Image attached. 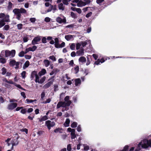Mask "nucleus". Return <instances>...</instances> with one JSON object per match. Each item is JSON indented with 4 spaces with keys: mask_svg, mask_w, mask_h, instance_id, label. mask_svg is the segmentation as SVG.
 Wrapping results in <instances>:
<instances>
[{
    "mask_svg": "<svg viewBox=\"0 0 151 151\" xmlns=\"http://www.w3.org/2000/svg\"><path fill=\"white\" fill-rule=\"evenodd\" d=\"M13 4L10 2H9L8 6V8L9 9H10L12 7Z\"/></svg>",
    "mask_w": 151,
    "mask_h": 151,
    "instance_id": "nucleus-41",
    "label": "nucleus"
},
{
    "mask_svg": "<svg viewBox=\"0 0 151 151\" xmlns=\"http://www.w3.org/2000/svg\"><path fill=\"white\" fill-rule=\"evenodd\" d=\"M45 21L46 22H49L50 21V19L49 17H46L45 19Z\"/></svg>",
    "mask_w": 151,
    "mask_h": 151,
    "instance_id": "nucleus-57",
    "label": "nucleus"
},
{
    "mask_svg": "<svg viewBox=\"0 0 151 151\" xmlns=\"http://www.w3.org/2000/svg\"><path fill=\"white\" fill-rule=\"evenodd\" d=\"M77 130L78 132H81V127L80 125H79L77 127Z\"/></svg>",
    "mask_w": 151,
    "mask_h": 151,
    "instance_id": "nucleus-52",
    "label": "nucleus"
},
{
    "mask_svg": "<svg viewBox=\"0 0 151 151\" xmlns=\"http://www.w3.org/2000/svg\"><path fill=\"white\" fill-rule=\"evenodd\" d=\"M58 7L59 9L60 10L63 11H64L65 9V6L62 3H60L58 5Z\"/></svg>",
    "mask_w": 151,
    "mask_h": 151,
    "instance_id": "nucleus-16",
    "label": "nucleus"
},
{
    "mask_svg": "<svg viewBox=\"0 0 151 151\" xmlns=\"http://www.w3.org/2000/svg\"><path fill=\"white\" fill-rule=\"evenodd\" d=\"M56 22L60 24L62 23H65L66 22V20L64 16L63 17V18H61L60 17H58L56 19Z\"/></svg>",
    "mask_w": 151,
    "mask_h": 151,
    "instance_id": "nucleus-11",
    "label": "nucleus"
},
{
    "mask_svg": "<svg viewBox=\"0 0 151 151\" xmlns=\"http://www.w3.org/2000/svg\"><path fill=\"white\" fill-rule=\"evenodd\" d=\"M67 131L68 132H71V138L72 139H74L76 138V136L75 134V130L74 129L69 127Z\"/></svg>",
    "mask_w": 151,
    "mask_h": 151,
    "instance_id": "nucleus-7",
    "label": "nucleus"
},
{
    "mask_svg": "<svg viewBox=\"0 0 151 151\" xmlns=\"http://www.w3.org/2000/svg\"><path fill=\"white\" fill-rule=\"evenodd\" d=\"M31 51H34L37 48V47L34 45L32 47H31Z\"/></svg>",
    "mask_w": 151,
    "mask_h": 151,
    "instance_id": "nucleus-59",
    "label": "nucleus"
},
{
    "mask_svg": "<svg viewBox=\"0 0 151 151\" xmlns=\"http://www.w3.org/2000/svg\"><path fill=\"white\" fill-rule=\"evenodd\" d=\"M5 57H9L10 58H13L15 56L16 51L14 50H12L11 51L8 50H5Z\"/></svg>",
    "mask_w": 151,
    "mask_h": 151,
    "instance_id": "nucleus-4",
    "label": "nucleus"
},
{
    "mask_svg": "<svg viewBox=\"0 0 151 151\" xmlns=\"http://www.w3.org/2000/svg\"><path fill=\"white\" fill-rule=\"evenodd\" d=\"M75 85L76 86H79L81 84V81L79 78H78L75 79Z\"/></svg>",
    "mask_w": 151,
    "mask_h": 151,
    "instance_id": "nucleus-14",
    "label": "nucleus"
},
{
    "mask_svg": "<svg viewBox=\"0 0 151 151\" xmlns=\"http://www.w3.org/2000/svg\"><path fill=\"white\" fill-rule=\"evenodd\" d=\"M78 60L80 63H83L86 61V59L85 57L81 56L79 58Z\"/></svg>",
    "mask_w": 151,
    "mask_h": 151,
    "instance_id": "nucleus-17",
    "label": "nucleus"
},
{
    "mask_svg": "<svg viewBox=\"0 0 151 151\" xmlns=\"http://www.w3.org/2000/svg\"><path fill=\"white\" fill-rule=\"evenodd\" d=\"M104 0H96V2L97 4H100L102 2L104 1Z\"/></svg>",
    "mask_w": 151,
    "mask_h": 151,
    "instance_id": "nucleus-60",
    "label": "nucleus"
},
{
    "mask_svg": "<svg viewBox=\"0 0 151 151\" xmlns=\"http://www.w3.org/2000/svg\"><path fill=\"white\" fill-rule=\"evenodd\" d=\"M31 80H34L36 82H37L38 75L37 71H34L31 73Z\"/></svg>",
    "mask_w": 151,
    "mask_h": 151,
    "instance_id": "nucleus-8",
    "label": "nucleus"
},
{
    "mask_svg": "<svg viewBox=\"0 0 151 151\" xmlns=\"http://www.w3.org/2000/svg\"><path fill=\"white\" fill-rule=\"evenodd\" d=\"M49 58L53 61H55L56 60V59L54 56H50Z\"/></svg>",
    "mask_w": 151,
    "mask_h": 151,
    "instance_id": "nucleus-43",
    "label": "nucleus"
},
{
    "mask_svg": "<svg viewBox=\"0 0 151 151\" xmlns=\"http://www.w3.org/2000/svg\"><path fill=\"white\" fill-rule=\"evenodd\" d=\"M148 137L141 141L135 151H139L142 148L146 149L151 147V139L148 140Z\"/></svg>",
    "mask_w": 151,
    "mask_h": 151,
    "instance_id": "nucleus-2",
    "label": "nucleus"
},
{
    "mask_svg": "<svg viewBox=\"0 0 151 151\" xmlns=\"http://www.w3.org/2000/svg\"><path fill=\"white\" fill-rule=\"evenodd\" d=\"M51 101V99H47L46 101H43L42 102L43 104H47L49 103Z\"/></svg>",
    "mask_w": 151,
    "mask_h": 151,
    "instance_id": "nucleus-50",
    "label": "nucleus"
},
{
    "mask_svg": "<svg viewBox=\"0 0 151 151\" xmlns=\"http://www.w3.org/2000/svg\"><path fill=\"white\" fill-rule=\"evenodd\" d=\"M17 106V104L15 103L10 104L8 106V108L9 109H13L15 108Z\"/></svg>",
    "mask_w": 151,
    "mask_h": 151,
    "instance_id": "nucleus-13",
    "label": "nucleus"
},
{
    "mask_svg": "<svg viewBox=\"0 0 151 151\" xmlns=\"http://www.w3.org/2000/svg\"><path fill=\"white\" fill-rule=\"evenodd\" d=\"M54 78V76L51 77L49 79V80H52V81H50L48 83H47L46 84L44 85L43 87V88L46 89L49 87L50 86L52 85L53 82L54 80L53 78Z\"/></svg>",
    "mask_w": 151,
    "mask_h": 151,
    "instance_id": "nucleus-10",
    "label": "nucleus"
},
{
    "mask_svg": "<svg viewBox=\"0 0 151 151\" xmlns=\"http://www.w3.org/2000/svg\"><path fill=\"white\" fill-rule=\"evenodd\" d=\"M65 39L68 41H69L72 38V36L70 35H68L65 36Z\"/></svg>",
    "mask_w": 151,
    "mask_h": 151,
    "instance_id": "nucleus-29",
    "label": "nucleus"
},
{
    "mask_svg": "<svg viewBox=\"0 0 151 151\" xmlns=\"http://www.w3.org/2000/svg\"><path fill=\"white\" fill-rule=\"evenodd\" d=\"M46 78L45 76H43L40 80L38 77V83L42 84L46 80Z\"/></svg>",
    "mask_w": 151,
    "mask_h": 151,
    "instance_id": "nucleus-22",
    "label": "nucleus"
},
{
    "mask_svg": "<svg viewBox=\"0 0 151 151\" xmlns=\"http://www.w3.org/2000/svg\"><path fill=\"white\" fill-rule=\"evenodd\" d=\"M2 71V74L4 75L6 73V70L4 68H3L1 69Z\"/></svg>",
    "mask_w": 151,
    "mask_h": 151,
    "instance_id": "nucleus-47",
    "label": "nucleus"
},
{
    "mask_svg": "<svg viewBox=\"0 0 151 151\" xmlns=\"http://www.w3.org/2000/svg\"><path fill=\"white\" fill-rule=\"evenodd\" d=\"M28 40V37H23V40L24 42H27Z\"/></svg>",
    "mask_w": 151,
    "mask_h": 151,
    "instance_id": "nucleus-62",
    "label": "nucleus"
},
{
    "mask_svg": "<svg viewBox=\"0 0 151 151\" xmlns=\"http://www.w3.org/2000/svg\"><path fill=\"white\" fill-rule=\"evenodd\" d=\"M92 14V12H89V13H88L86 15V17L87 18L89 17H91V16Z\"/></svg>",
    "mask_w": 151,
    "mask_h": 151,
    "instance_id": "nucleus-55",
    "label": "nucleus"
},
{
    "mask_svg": "<svg viewBox=\"0 0 151 151\" xmlns=\"http://www.w3.org/2000/svg\"><path fill=\"white\" fill-rule=\"evenodd\" d=\"M69 96H66L64 99V101L59 102L57 106V108L58 109L60 107H63V108L62 110V111L68 110L69 109L68 107L70 106L72 103L71 101L69 100Z\"/></svg>",
    "mask_w": 151,
    "mask_h": 151,
    "instance_id": "nucleus-1",
    "label": "nucleus"
},
{
    "mask_svg": "<svg viewBox=\"0 0 151 151\" xmlns=\"http://www.w3.org/2000/svg\"><path fill=\"white\" fill-rule=\"evenodd\" d=\"M6 62V59L4 58H0V63L2 64H4Z\"/></svg>",
    "mask_w": 151,
    "mask_h": 151,
    "instance_id": "nucleus-36",
    "label": "nucleus"
},
{
    "mask_svg": "<svg viewBox=\"0 0 151 151\" xmlns=\"http://www.w3.org/2000/svg\"><path fill=\"white\" fill-rule=\"evenodd\" d=\"M0 18H3L0 20V28L5 25V22H9L10 21L9 15L8 14H5L4 13L0 14Z\"/></svg>",
    "mask_w": 151,
    "mask_h": 151,
    "instance_id": "nucleus-3",
    "label": "nucleus"
},
{
    "mask_svg": "<svg viewBox=\"0 0 151 151\" xmlns=\"http://www.w3.org/2000/svg\"><path fill=\"white\" fill-rule=\"evenodd\" d=\"M94 64L96 65H100L101 63L100 61V59H98L97 61H95L94 63Z\"/></svg>",
    "mask_w": 151,
    "mask_h": 151,
    "instance_id": "nucleus-58",
    "label": "nucleus"
},
{
    "mask_svg": "<svg viewBox=\"0 0 151 151\" xmlns=\"http://www.w3.org/2000/svg\"><path fill=\"white\" fill-rule=\"evenodd\" d=\"M23 25L22 24H19L17 25V28L19 30L21 29L22 28Z\"/></svg>",
    "mask_w": 151,
    "mask_h": 151,
    "instance_id": "nucleus-42",
    "label": "nucleus"
},
{
    "mask_svg": "<svg viewBox=\"0 0 151 151\" xmlns=\"http://www.w3.org/2000/svg\"><path fill=\"white\" fill-rule=\"evenodd\" d=\"M19 10L21 13L25 14L27 12L26 10L24 8H21V9H19Z\"/></svg>",
    "mask_w": 151,
    "mask_h": 151,
    "instance_id": "nucleus-38",
    "label": "nucleus"
},
{
    "mask_svg": "<svg viewBox=\"0 0 151 151\" xmlns=\"http://www.w3.org/2000/svg\"><path fill=\"white\" fill-rule=\"evenodd\" d=\"M12 146H16L18 144V142L17 139H13L12 141Z\"/></svg>",
    "mask_w": 151,
    "mask_h": 151,
    "instance_id": "nucleus-20",
    "label": "nucleus"
},
{
    "mask_svg": "<svg viewBox=\"0 0 151 151\" xmlns=\"http://www.w3.org/2000/svg\"><path fill=\"white\" fill-rule=\"evenodd\" d=\"M51 7H52V12L53 13H54L57 10L56 6V5L53 6L51 5Z\"/></svg>",
    "mask_w": 151,
    "mask_h": 151,
    "instance_id": "nucleus-33",
    "label": "nucleus"
},
{
    "mask_svg": "<svg viewBox=\"0 0 151 151\" xmlns=\"http://www.w3.org/2000/svg\"><path fill=\"white\" fill-rule=\"evenodd\" d=\"M29 61H27L24 64L23 66V68L24 69H25L26 68H27L29 66Z\"/></svg>",
    "mask_w": 151,
    "mask_h": 151,
    "instance_id": "nucleus-25",
    "label": "nucleus"
},
{
    "mask_svg": "<svg viewBox=\"0 0 151 151\" xmlns=\"http://www.w3.org/2000/svg\"><path fill=\"white\" fill-rule=\"evenodd\" d=\"M87 42L88 40H86L84 41H81L80 42L81 44V45H82L83 47H84L87 44Z\"/></svg>",
    "mask_w": 151,
    "mask_h": 151,
    "instance_id": "nucleus-34",
    "label": "nucleus"
},
{
    "mask_svg": "<svg viewBox=\"0 0 151 151\" xmlns=\"http://www.w3.org/2000/svg\"><path fill=\"white\" fill-rule=\"evenodd\" d=\"M16 62L15 60H11L9 62V65L11 66H14L15 65Z\"/></svg>",
    "mask_w": 151,
    "mask_h": 151,
    "instance_id": "nucleus-35",
    "label": "nucleus"
},
{
    "mask_svg": "<svg viewBox=\"0 0 151 151\" xmlns=\"http://www.w3.org/2000/svg\"><path fill=\"white\" fill-rule=\"evenodd\" d=\"M48 119L47 116V115L41 117L39 119V121L40 122H42L43 121H45Z\"/></svg>",
    "mask_w": 151,
    "mask_h": 151,
    "instance_id": "nucleus-21",
    "label": "nucleus"
},
{
    "mask_svg": "<svg viewBox=\"0 0 151 151\" xmlns=\"http://www.w3.org/2000/svg\"><path fill=\"white\" fill-rule=\"evenodd\" d=\"M27 112V110L26 109H23L21 111V112L22 113L24 114H25Z\"/></svg>",
    "mask_w": 151,
    "mask_h": 151,
    "instance_id": "nucleus-61",
    "label": "nucleus"
},
{
    "mask_svg": "<svg viewBox=\"0 0 151 151\" xmlns=\"http://www.w3.org/2000/svg\"><path fill=\"white\" fill-rule=\"evenodd\" d=\"M81 46L80 42L77 43L76 45V49L78 50L80 48V47Z\"/></svg>",
    "mask_w": 151,
    "mask_h": 151,
    "instance_id": "nucleus-44",
    "label": "nucleus"
},
{
    "mask_svg": "<svg viewBox=\"0 0 151 151\" xmlns=\"http://www.w3.org/2000/svg\"><path fill=\"white\" fill-rule=\"evenodd\" d=\"M46 73V70L45 69H42L38 73V76H41L45 74Z\"/></svg>",
    "mask_w": 151,
    "mask_h": 151,
    "instance_id": "nucleus-15",
    "label": "nucleus"
},
{
    "mask_svg": "<svg viewBox=\"0 0 151 151\" xmlns=\"http://www.w3.org/2000/svg\"><path fill=\"white\" fill-rule=\"evenodd\" d=\"M62 128H58L54 130V132L55 133H62Z\"/></svg>",
    "mask_w": 151,
    "mask_h": 151,
    "instance_id": "nucleus-24",
    "label": "nucleus"
},
{
    "mask_svg": "<svg viewBox=\"0 0 151 151\" xmlns=\"http://www.w3.org/2000/svg\"><path fill=\"white\" fill-rule=\"evenodd\" d=\"M55 47L56 48H60L64 47L65 46V43L64 42H62L61 44H60L59 43V40L58 38L56 37L55 39Z\"/></svg>",
    "mask_w": 151,
    "mask_h": 151,
    "instance_id": "nucleus-5",
    "label": "nucleus"
},
{
    "mask_svg": "<svg viewBox=\"0 0 151 151\" xmlns=\"http://www.w3.org/2000/svg\"><path fill=\"white\" fill-rule=\"evenodd\" d=\"M78 123L76 122H73L71 125V127L72 128H74L77 127Z\"/></svg>",
    "mask_w": 151,
    "mask_h": 151,
    "instance_id": "nucleus-31",
    "label": "nucleus"
},
{
    "mask_svg": "<svg viewBox=\"0 0 151 151\" xmlns=\"http://www.w3.org/2000/svg\"><path fill=\"white\" fill-rule=\"evenodd\" d=\"M45 124L49 130H50L51 127H53L55 125V123L54 122H52L49 120L46 121Z\"/></svg>",
    "mask_w": 151,
    "mask_h": 151,
    "instance_id": "nucleus-6",
    "label": "nucleus"
},
{
    "mask_svg": "<svg viewBox=\"0 0 151 151\" xmlns=\"http://www.w3.org/2000/svg\"><path fill=\"white\" fill-rule=\"evenodd\" d=\"M29 51H31V47H29L28 48H26L25 49V53H27Z\"/></svg>",
    "mask_w": 151,
    "mask_h": 151,
    "instance_id": "nucleus-56",
    "label": "nucleus"
},
{
    "mask_svg": "<svg viewBox=\"0 0 151 151\" xmlns=\"http://www.w3.org/2000/svg\"><path fill=\"white\" fill-rule=\"evenodd\" d=\"M45 95V92H42L41 94V99L42 100H43Z\"/></svg>",
    "mask_w": 151,
    "mask_h": 151,
    "instance_id": "nucleus-51",
    "label": "nucleus"
},
{
    "mask_svg": "<svg viewBox=\"0 0 151 151\" xmlns=\"http://www.w3.org/2000/svg\"><path fill=\"white\" fill-rule=\"evenodd\" d=\"M74 73L75 74L77 73L79 71V67L78 66L76 65L75 67L74 68Z\"/></svg>",
    "mask_w": 151,
    "mask_h": 151,
    "instance_id": "nucleus-27",
    "label": "nucleus"
},
{
    "mask_svg": "<svg viewBox=\"0 0 151 151\" xmlns=\"http://www.w3.org/2000/svg\"><path fill=\"white\" fill-rule=\"evenodd\" d=\"M13 12L16 15V18L20 20L21 14L19 9H15L13 10Z\"/></svg>",
    "mask_w": 151,
    "mask_h": 151,
    "instance_id": "nucleus-9",
    "label": "nucleus"
},
{
    "mask_svg": "<svg viewBox=\"0 0 151 151\" xmlns=\"http://www.w3.org/2000/svg\"><path fill=\"white\" fill-rule=\"evenodd\" d=\"M26 72L25 71H23L21 73V76L23 78H24L25 77V74Z\"/></svg>",
    "mask_w": 151,
    "mask_h": 151,
    "instance_id": "nucleus-53",
    "label": "nucleus"
},
{
    "mask_svg": "<svg viewBox=\"0 0 151 151\" xmlns=\"http://www.w3.org/2000/svg\"><path fill=\"white\" fill-rule=\"evenodd\" d=\"M84 3L85 4V5L89 4L91 2L90 0H84Z\"/></svg>",
    "mask_w": 151,
    "mask_h": 151,
    "instance_id": "nucleus-46",
    "label": "nucleus"
},
{
    "mask_svg": "<svg viewBox=\"0 0 151 151\" xmlns=\"http://www.w3.org/2000/svg\"><path fill=\"white\" fill-rule=\"evenodd\" d=\"M24 57L27 59H29L31 58V55H25Z\"/></svg>",
    "mask_w": 151,
    "mask_h": 151,
    "instance_id": "nucleus-64",
    "label": "nucleus"
},
{
    "mask_svg": "<svg viewBox=\"0 0 151 151\" xmlns=\"http://www.w3.org/2000/svg\"><path fill=\"white\" fill-rule=\"evenodd\" d=\"M37 100L36 99H35L34 100H31V99H26V101H27V102L28 104H29L31 103H32L33 102H35V103H36L35 102L37 101Z\"/></svg>",
    "mask_w": 151,
    "mask_h": 151,
    "instance_id": "nucleus-26",
    "label": "nucleus"
},
{
    "mask_svg": "<svg viewBox=\"0 0 151 151\" xmlns=\"http://www.w3.org/2000/svg\"><path fill=\"white\" fill-rule=\"evenodd\" d=\"M70 15L72 18L74 19H76L78 17L76 14L73 12H71Z\"/></svg>",
    "mask_w": 151,
    "mask_h": 151,
    "instance_id": "nucleus-37",
    "label": "nucleus"
},
{
    "mask_svg": "<svg viewBox=\"0 0 151 151\" xmlns=\"http://www.w3.org/2000/svg\"><path fill=\"white\" fill-rule=\"evenodd\" d=\"M10 27L8 25H5L3 28V29L4 30H9Z\"/></svg>",
    "mask_w": 151,
    "mask_h": 151,
    "instance_id": "nucleus-45",
    "label": "nucleus"
},
{
    "mask_svg": "<svg viewBox=\"0 0 151 151\" xmlns=\"http://www.w3.org/2000/svg\"><path fill=\"white\" fill-rule=\"evenodd\" d=\"M70 122V120L68 118L66 119L65 121L64 124V125L65 127H68L69 126V124Z\"/></svg>",
    "mask_w": 151,
    "mask_h": 151,
    "instance_id": "nucleus-19",
    "label": "nucleus"
},
{
    "mask_svg": "<svg viewBox=\"0 0 151 151\" xmlns=\"http://www.w3.org/2000/svg\"><path fill=\"white\" fill-rule=\"evenodd\" d=\"M71 0H62V2L64 5H67L69 4V2Z\"/></svg>",
    "mask_w": 151,
    "mask_h": 151,
    "instance_id": "nucleus-30",
    "label": "nucleus"
},
{
    "mask_svg": "<svg viewBox=\"0 0 151 151\" xmlns=\"http://www.w3.org/2000/svg\"><path fill=\"white\" fill-rule=\"evenodd\" d=\"M70 47L72 50H74L75 48V44L74 43L72 44L70 46Z\"/></svg>",
    "mask_w": 151,
    "mask_h": 151,
    "instance_id": "nucleus-39",
    "label": "nucleus"
},
{
    "mask_svg": "<svg viewBox=\"0 0 151 151\" xmlns=\"http://www.w3.org/2000/svg\"><path fill=\"white\" fill-rule=\"evenodd\" d=\"M42 42L43 43H45L47 42L46 38L45 37H44L42 39Z\"/></svg>",
    "mask_w": 151,
    "mask_h": 151,
    "instance_id": "nucleus-49",
    "label": "nucleus"
},
{
    "mask_svg": "<svg viewBox=\"0 0 151 151\" xmlns=\"http://www.w3.org/2000/svg\"><path fill=\"white\" fill-rule=\"evenodd\" d=\"M84 50L83 47L80 48V49L76 52L77 56H81L84 55Z\"/></svg>",
    "mask_w": 151,
    "mask_h": 151,
    "instance_id": "nucleus-12",
    "label": "nucleus"
},
{
    "mask_svg": "<svg viewBox=\"0 0 151 151\" xmlns=\"http://www.w3.org/2000/svg\"><path fill=\"white\" fill-rule=\"evenodd\" d=\"M19 62H16V63L15 64L16 66L15 67V68H19Z\"/></svg>",
    "mask_w": 151,
    "mask_h": 151,
    "instance_id": "nucleus-63",
    "label": "nucleus"
},
{
    "mask_svg": "<svg viewBox=\"0 0 151 151\" xmlns=\"http://www.w3.org/2000/svg\"><path fill=\"white\" fill-rule=\"evenodd\" d=\"M44 65L46 67H47L50 64V62L48 60H45L43 61Z\"/></svg>",
    "mask_w": 151,
    "mask_h": 151,
    "instance_id": "nucleus-23",
    "label": "nucleus"
},
{
    "mask_svg": "<svg viewBox=\"0 0 151 151\" xmlns=\"http://www.w3.org/2000/svg\"><path fill=\"white\" fill-rule=\"evenodd\" d=\"M25 52L23 51H22L19 54V56L20 57H22L24 56V54H25Z\"/></svg>",
    "mask_w": 151,
    "mask_h": 151,
    "instance_id": "nucleus-40",
    "label": "nucleus"
},
{
    "mask_svg": "<svg viewBox=\"0 0 151 151\" xmlns=\"http://www.w3.org/2000/svg\"><path fill=\"white\" fill-rule=\"evenodd\" d=\"M84 147V150L86 151L88 150L89 149V146L86 144H84L83 145Z\"/></svg>",
    "mask_w": 151,
    "mask_h": 151,
    "instance_id": "nucleus-32",
    "label": "nucleus"
},
{
    "mask_svg": "<svg viewBox=\"0 0 151 151\" xmlns=\"http://www.w3.org/2000/svg\"><path fill=\"white\" fill-rule=\"evenodd\" d=\"M67 150L68 151H71V145L70 144L67 145Z\"/></svg>",
    "mask_w": 151,
    "mask_h": 151,
    "instance_id": "nucleus-48",
    "label": "nucleus"
},
{
    "mask_svg": "<svg viewBox=\"0 0 151 151\" xmlns=\"http://www.w3.org/2000/svg\"><path fill=\"white\" fill-rule=\"evenodd\" d=\"M38 42V38L37 37H35L32 41V43L33 45H35Z\"/></svg>",
    "mask_w": 151,
    "mask_h": 151,
    "instance_id": "nucleus-28",
    "label": "nucleus"
},
{
    "mask_svg": "<svg viewBox=\"0 0 151 151\" xmlns=\"http://www.w3.org/2000/svg\"><path fill=\"white\" fill-rule=\"evenodd\" d=\"M85 6L84 2L82 0H79L78 3L77 4V6L78 7H81Z\"/></svg>",
    "mask_w": 151,
    "mask_h": 151,
    "instance_id": "nucleus-18",
    "label": "nucleus"
},
{
    "mask_svg": "<svg viewBox=\"0 0 151 151\" xmlns=\"http://www.w3.org/2000/svg\"><path fill=\"white\" fill-rule=\"evenodd\" d=\"M54 91H56L58 90V86L57 85L55 84L54 85Z\"/></svg>",
    "mask_w": 151,
    "mask_h": 151,
    "instance_id": "nucleus-54",
    "label": "nucleus"
}]
</instances>
